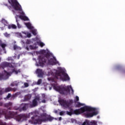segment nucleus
Instances as JSON below:
<instances>
[{"instance_id": "393cba45", "label": "nucleus", "mask_w": 125, "mask_h": 125, "mask_svg": "<svg viewBox=\"0 0 125 125\" xmlns=\"http://www.w3.org/2000/svg\"><path fill=\"white\" fill-rule=\"evenodd\" d=\"M0 46H1L3 50H4V49H5V46H6V44L1 43Z\"/></svg>"}, {"instance_id": "5701e85b", "label": "nucleus", "mask_w": 125, "mask_h": 125, "mask_svg": "<svg viewBox=\"0 0 125 125\" xmlns=\"http://www.w3.org/2000/svg\"><path fill=\"white\" fill-rule=\"evenodd\" d=\"M25 25L28 29H29L30 30H32V29H33V27H32V24H31L30 22L25 23Z\"/></svg>"}, {"instance_id": "c756f323", "label": "nucleus", "mask_w": 125, "mask_h": 125, "mask_svg": "<svg viewBox=\"0 0 125 125\" xmlns=\"http://www.w3.org/2000/svg\"><path fill=\"white\" fill-rule=\"evenodd\" d=\"M12 72V73H15V74L16 75H17V74H18V71L15 70V69H13Z\"/></svg>"}, {"instance_id": "473e14b6", "label": "nucleus", "mask_w": 125, "mask_h": 125, "mask_svg": "<svg viewBox=\"0 0 125 125\" xmlns=\"http://www.w3.org/2000/svg\"><path fill=\"white\" fill-rule=\"evenodd\" d=\"M17 48H18V46H17V45H14V50H16V49H17Z\"/></svg>"}, {"instance_id": "b1692460", "label": "nucleus", "mask_w": 125, "mask_h": 125, "mask_svg": "<svg viewBox=\"0 0 125 125\" xmlns=\"http://www.w3.org/2000/svg\"><path fill=\"white\" fill-rule=\"evenodd\" d=\"M81 106H83V104L78 102L77 104L75 105L76 108H80Z\"/></svg>"}, {"instance_id": "ddd939ff", "label": "nucleus", "mask_w": 125, "mask_h": 125, "mask_svg": "<svg viewBox=\"0 0 125 125\" xmlns=\"http://www.w3.org/2000/svg\"><path fill=\"white\" fill-rule=\"evenodd\" d=\"M16 95L14 94L11 95V93H8L6 97L4 98L5 100H12V99H14Z\"/></svg>"}, {"instance_id": "f8f14e48", "label": "nucleus", "mask_w": 125, "mask_h": 125, "mask_svg": "<svg viewBox=\"0 0 125 125\" xmlns=\"http://www.w3.org/2000/svg\"><path fill=\"white\" fill-rule=\"evenodd\" d=\"M96 109H95L94 111H92V113H86L85 114V116L86 118H92V117H93V116H96V115L98 114V111H95Z\"/></svg>"}, {"instance_id": "423d86ee", "label": "nucleus", "mask_w": 125, "mask_h": 125, "mask_svg": "<svg viewBox=\"0 0 125 125\" xmlns=\"http://www.w3.org/2000/svg\"><path fill=\"white\" fill-rule=\"evenodd\" d=\"M95 108L85 106L74 110L73 109V115H80L85 112H91L92 111H95Z\"/></svg>"}, {"instance_id": "37998d69", "label": "nucleus", "mask_w": 125, "mask_h": 125, "mask_svg": "<svg viewBox=\"0 0 125 125\" xmlns=\"http://www.w3.org/2000/svg\"><path fill=\"white\" fill-rule=\"evenodd\" d=\"M1 61V59H0V62Z\"/></svg>"}, {"instance_id": "4be33fe9", "label": "nucleus", "mask_w": 125, "mask_h": 125, "mask_svg": "<svg viewBox=\"0 0 125 125\" xmlns=\"http://www.w3.org/2000/svg\"><path fill=\"white\" fill-rule=\"evenodd\" d=\"M70 111H66V114L69 116H72V115H74L73 108H70L69 110Z\"/></svg>"}, {"instance_id": "dca6fc26", "label": "nucleus", "mask_w": 125, "mask_h": 125, "mask_svg": "<svg viewBox=\"0 0 125 125\" xmlns=\"http://www.w3.org/2000/svg\"><path fill=\"white\" fill-rule=\"evenodd\" d=\"M17 90V88H12L10 87H8L4 89V92L7 93V92H9V91H14V92H15V91Z\"/></svg>"}, {"instance_id": "1a4fd4ad", "label": "nucleus", "mask_w": 125, "mask_h": 125, "mask_svg": "<svg viewBox=\"0 0 125 125\" xmlns=\"http://www.w3.org/2000/svg\"><path fill=\"white\" fill-rule=\"evenodd\" d=\"M9 76V73L6 72V70H4V73H0V81L2 80H7Z\"/></svg>"}, {"instance_id": "7c9ffc66", "label": "nucleus", "mask_w": 125, "mask_h": 125, "mask_svg": "<svg viewBox=\"0 0 125 125\" xmlns=\"http://www.w3.org/2000/svg\"><path fill=\"white\" fill-rule=\"evenodd\" d=\"M76 101H75V103H76V102H78V101H79L80 100L79 97L78 96H76Z\"/></svg>"}, {"instance_id": "f704fd0d", "label": "nucleus", "mask_w": 125, "mask_h": 125, "mask_svg": "<svg viewBox=\"0 0 125 125\" xmlns=\"http://www.w3.org/2000/svg\"><path fill=\"white\" fill-rule=\"evenodd\" d=\"M24 86H25V87H28V86H29V84L27 83H24Z\"/></svg>"}, {"instance_id": "c03bdc74", "label": "nucleus", "mask_w": 125, "mask_h": 125, "mask_svg": "<svg viewBox=\"0 0 125 125\" xmlns=\"http://www.w3.org/2000/svg\"><path fill=\"white\" fill-rule=\"evenodd\" d=\"M1 99H2L1 98H0V100H1Z\"/></svg>"}, {"instance_id": "6e6552de", "label": "nucleus", "mask_w": 125, "mask_h": 125, "mask_svg": "<svg viewBox=\"0 0 125 125\" xmlns=\"http://www.w3.org/2000/svg\"><path fill=\"white\" fill-rule=\"evenodd\" d=\"M59 102L62 106H63V107H65V108H69L70 107V105L71 104L70 102L67 101L66 100H64L63 99L59 100Z\"/></svg>"}, {"instance_id": "8fccbe9b", "label": "nucleus", "mask_w": 125, "mask_h": 125, "mask_svg": "<svg viewBox=\"0 0 125 125\" xmlns=\"http://www.w3.org/2000/svg\"><path fill=\"white\" fill-rule=\"evenodd\" d=\"M19 24V23H18V24Z\"/></svg>"}, {"instance_id": "20e7f679", "label": "nucleus", "mask_w": 125, "mask_h": 125, "mask_svg": "<svg viewBox=\"0 0 125 125\" xmlns=\"http://www.w3.org/2000/svg\"><path fill=\"white\" fill-rule=\"evenodd\" d=\"M11 5L15 9L18 11H21L20 12L21 15L19 16V18L21 20H24V21H29V18L27 16H25V13L22 11V7L21 5L19 4L18 1L17 0H11Z\"/></svg>"}, {"instance_id": "9b49d317", "label": "nucleus", "mask_w": 125, "mask_h": 125, "mask_svg": "<svg viewBox=\"0 0 125 125\" xmlns=\"http://www.w3.org/2000/svg\"><path fill=\"white\" fill-rule=\"evenodd\" d=\"M41 100V98L40 97H36L33 100L32 104H30L31 108H33V107H36V106H38V102Z\"/></svg>"}, {"instance_id": "7ed1b4c3", "label": "nucleus", "mask_w": 125, "mask_h": 125, "mask_svg": "<svg viewBox=\"0 0 125 125\" xmlns=\"http://www.w3.org/2000/svg\"><path fill=\"white\" fill-rule=\"evenodd\" d=\"M7 113L6 114V119H10V118H14L18 122L22 121H26L27 119L30 118L31 115H33V112H31L28 114H21L17 115L18 112H14L7 110Z\"/></svg>"}, {"instance_id": "a211bd4d", "label": "nucleus", "mask_w": 125, "mask_h": 125, "mask_svg": "<svg viewBox=\"0 0 125 125\" xmlns=\"http://www.w3.org/2000/svg\"><path fill=\"white\" fill-rule=\"evenodd\" d=\"M4 106L5 108H7L8 110H11V108H12V103L9 102L6 103L4 104Z\"/></svg>"}, {"instance_id": "58836bf2", "label": "nucleus", "mask_w": 125, "mask_h": 125, "mask_svg": "<svg viewBox=\"0 0 125 125\" xmlns=\"http://www.w3.org/2000/svg\"><path fill=\"white\" fill-rule=\"evenodd\" d=\"M42 103H45V102H46V101H45V100H43L42 101Z\"/></svg>"}, {"instance_id": "39448f33", "label": "nucleus", "mask_w": 125, "mask_h": 125, "mask_svg": "<svg viewBox=\"0 0 125 125\" xmlns=\"http://www.w3.org/2000/svg\"><path fill=\"white\" fill-rule=\"evenodd\" d=\"M52 86L55 90L58 91V92H59L61 94H62L63 95H68V94H70V88L71 89L72 94L74 93V90L71 86L60 87L54 84H52Z\"/></svg>"}, {"instance_id": "0eeeda50", "label": "nucleus", "mask_w": 125, "mask_h": 125, "mask_svg": "<svg viewBox=\"0 0 125 125\" xmlns=\"http://www.w3.org/2000/svg\"><path fill=\"white\" fill-rule=\"evenodd\" d=\"M55 78L58 80V79H62V81L63 82H66V81H70V77L69 75L64 70H61L58 71L56 73Z\"/></svg>"}, {"instance_id": "bb28decb", "label": "nucleus", "mask_w": 125, "mask_h": 125, "mask_svg": "<svg viewBox=\"0 0 125 125\" xmlns=\"http://www.w3.org/2000/svg\"><path fill=\"white\" fill-rule=\"evenodd\" d=\"M42 79H39L38 80L37 83V84H41V83H42Z\"/></svg>"}, {"instance_id": "ea45409f", "label": "nucleus", "mask_w": 125, "mask_h": 125, "mask_svg": "<svg viewBox=\"0 0 125 125\" xmlns=\"http://www.w3.org/2000/svg\"><path fill=\"white\" fill-rule=\"evenodd\" d=\"M59 121H62V117H59Z\"/></svg>"}, {"instance_id": "e433bc0d", "label": "nucleus", "mask_w": 125, "mask_h": 125, "mask_svg": "<svg viewBox=\"0 0 125 125\" xmlns=\"http://www.w3.org/2000/svg\"><path fill=\"white\" fill-rule=\"evenodd\" d=\"M60 116H63V115H64V112H63V111L60 112Z\"/></svg>"}, {"instance_id": "f03ea898", "label": "nucleus", "mask_w": 125, "mask_h": 125, "mask_svg": "<svg viewBox=\"0 0 125 125\" xmlns=\"http://www.w3.org/2000/svg\"><path fill=\"white\" fill-rule=\"evenodd\" d=\"M33 116L31 117V120H29V123L32 125H42V122H51L54 120V118L50 116H46V114H42L41 117H40L36 114L35 113H33Z\"/></svg>"}, {"instance_id": "4c0bfd02", "label": "nucleus", "mask_w": 125, "mask_h": 125, "mask_svg": "<svg viewBox=\"0 0 125 125\" xmlns=\"http://www.w3.org/2000/svg\"><path fill=\"white\" fill-rule=\"evenodd\" d=\"M27 44H30V40H27L26 41Z\"/></svg>"}, {"instance_id": "cd10ccee", "label": "nucleus", "mask_w": 125, "mask_h": 125, "mask_svg": "<svg viewBox=\"0 0 125 125\" xmlns=\"http://www.w3.org/2000/svg\"><path fill=\"white\" fill-rule=\"evenodd\" d=\"M32 33L34 36H37V31L35 30H32Z\"/></svg>"}, {"instance_id": "9d476101", "label": "nucleus", "mask_w": 125, "mask_h": 125, "mask_svg": "<svg viewBox=\"0 0 125 125\" xmlns=\"http://www.w3.org/2000/svg\"><path fill=\"white\" fill-rule=\"evenodd\" d=\"M7 67L13 68V65H12L11 63L7 62H4L0 64V69H1V68H2V69H4V68H6Z\"/></svg>"}, {"instance_id": "6ab92c4d", "label": "nucleus", "mask_w": 125, "mask_h": 125, "mask_svg": "<svg viewBox=\"0 0 125 125\" xmlns=\"http://www.w3.org/2000/svg\"><path fill=\"white\" fill-rule=\"evenodd\" d=\"M7 112V110L0 108V118L1 115H4L5 117H6Z\"/></svg>"}, {"instance_id": "4468645a", "label": "nucleus", "mask_w": 125, "mask_h": 125, "mask_svg": "<svg viewBox=\"0 0 125 125\" xmlns=\"http://www.w3.org/2000/svg\"><path fill=\"white\" fill-rule=\"evenodd\" d=\"M36 73L38 74V76L39 78H42L43 77V71L42 69L38 68L36 70Z\"/></svg>"}, {"instance_id": "c85d7f7f", "label": "nucleus", "mask_w": 125, "mask_h": 125, "mask_svg": "<svg viewBox=\"0 0 125 125\" xmlns=\"http://www.w3.org/2000/svg\"><path fill=\"white\" fill-rule=\"evenodd\" d=\"M4 35L6 38H9V37L10 36V34H8V33H7V32H6V33H4Z\"/></svg>"}, {"instance_id": "72a5a7b5", "label": "nucleus", "mask_w": 125, "mask_h": 125, "mask_svg": "<svg viewBox=\"0 0 125 125\" xmlns=\"http://www.w3.org/2000/svg\"><path fill=\"white\" fill-rule=\"evenodd\" d=\"M27 38H31V37H32V35L31 33H27Z\"/></svg>"}, {"instance_id": "a19ab883", "label": "nucleus", "mask_w": 125, "mask_h": 125, "mask_svg": "<svg viewBox=\"0 0 125 125\" xmlns=\"http://www.w3.org/2000/svg\"><path fill=\"white\" fill-rule=\"evenodd\" d=\"M3 104V103L0 102V106H2Z\"/></svg>"}, {"instance_id": "49530a36", "label": "nucleus", "mask_w": 125, "mask_h": 125, "mask_svg": "<svg viewBox=\"0 0 125 125\" xmlns=\"http://www.w3.org/2000/svg\"><path fill=\"white\" fill-rule=\"evenodd\" d=\"M19 28V29H20V28H21V27H18Z\"/></svg>"}, {"instance_id": "c9c22d12", "label": "nucleus", "mask_w": 125, "mask_h": 125, "mask_svg": "<svg viewBox=\"0 0 125 125\" xmlns=\"http://www.w3.org/2000/svg\"><path fill=\"white\" fill-rule=\"evenodd\" d=\"M0 125H6V124L2 123L1 121H0Z\"/></svg>"}, {"instance_id": "de8ad7c7", "label": "nucleus", "mask_w": 125, "mask_h": 125, "mask_svg": "<svg viewBox=\"0 0 125 125\" xmlns=\"http://www.w3.org/2000/svg\"><path fill=\"white\" fill-rule=\"evenodd\" d=\"M50 89H51V87H50Z\"/></svg>"}, {"instance_id": "aec40b11", "label": "nucleus", "mask_w": 125, "mask_h": 125, "mask_svg": "<svg viewBox=\"0 0 125 125\" xmlns=\"http://www.w3.org/2000/svg\"><path fill=\"white\" fill-rule=\"evenodd\" d=\"M19 83V82L17 81H14L11 83L10 85L11 86H18Z\"/></svg>"}, {"instance_id": "a878e982", "label": "nucleus", "mask_w": 125, "mask_h": 125, "mask_svg": "<svg viewBox=\"0 0 125 125\" xmlns=\"http://www.w3.org/2000/svg\"><path fill=\"white\" fill-rule=\"evenodd\" d=\"M4 89H2L1 88H0V95H2L3 93H4Z\"/></svg>"}, {"instance_id": "a18cd8bd", "label": "nucleus", "mask_w": 125, "mask_h": 125, "mask_svg": "<svg viewBox=\"0 0 125 125\" xmlns=\"http://www.w3.org/2000/svg\"><path fill=\"white\" fill-rule=\"evenodd\" d=\"M9 3H10V1H9Z\"/></svg>"}, {"instance_id": "2eb2a0df", "label": "nucleus", "mask_w": 125, "mask_h": 125, "mask_svg": "<svg viewBox=\"0 0 125 125\" xmlns=\"http://www.w3.org/2000/svg\"><path fill=\"white\" fill-rule=\"evenodd\" d=\"M22 105L23 106L20 109L19 108H15V110H19L20 112H21V111H26L27 110V108H28V104H22Z\"/></svg>"}, {"instance_id": "f257e3e1", "label": "nucleus", "mask_w": 125, "mask_h": 125, "mask_svg": "<svg viewBox=\"0 0 125 125\" xmlns=\"http://www.w3.org/2000/svg\"><path fill=\"white\" fill-rule=\"evenodd\" d=\"M40 54L42 55L39 56V62L37 66L43 67L44 64L46 63L50 64V65H56V64L59 63L55 57L52 56L50 53L47 52L45 50H42L40 51Z\"/></svg>"}, {"instance_id": "412c9836", "label": "nucleus", "mask_w": 125, "mask_h": 125, "mask_svg": "<svg viewBox=\"0 0 125 125\" xmlns=\"http://www.w3.org/2000/svg\"><path fill=\"white\" fill-rule=\"evenodd\" d=\"M8 29H17V26L15 24H9L8 26Z\"/></svg>"}, {"instance_id": "f3484780", "label": "nucleus", "mask_w": 125, "mask_h": 125, "mask_svg": "<svg viewBox=\"0 0 125 125\" xmlns=\"http://www.w3.org/2000/svg\"><path fill=\"white\" fill-rule=\"evenodd\" d=\"M97 123L95 122V121L90 122L85 121L84 122L82 125H97Z\"/></svg>"}, {"instance_id": "2f4dec72", "label": "nucleus", "mask_w": 125, "mask_h": 125, "mask_svg": "<svg viewBox=\"0 0 125 125\" xmlns=\"http://www.w3.org/2000/svg\"><path fill=\"white\" fill-rule=\"evenodd\" d=\"M40 45L41 46V47H42L44 45V43H43L42 42H41L40 43Z\"/></svg>"}, {"instance_id": "79ce46f5", "label": "nucleus", "mask_w": 125, "mask_h": 125, "mask_svg": "<svg viewBox=\"0 0 125 125\" xmlns=\"http://www.w3.org/2000/svg\"><path fill=\"white\" fill-rule=\"evenodd\" d=\"M1 43H2V42L0 40V46L1 45Z\"/></svg>"}, {"instance_id": "09e8293b", "label": "nucleus", "mask_w": 125, "mask_h": 125, "mask_svg": "<svg viewBox=\"0 0 125 125\" xmlns=\"http://www.w3.org/2000/svg\"><path fill=\"white\" fill-rule=\"evenodd\" d=\"M17 22H18L17 20H16Z\"/></svg>"}]
</instances>
